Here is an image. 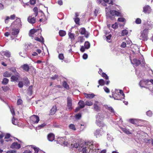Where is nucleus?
Listing matches in <instances>:
<instances>
[{
  "mask_svg": "<svg viewBox=\"0 0 153 153\" xmlns=\"http://www.w3.org/2000/svg\"><path fill=\"white\" fill-rule=\"evenodd\" d=\"M112 96L115 100H123L124 98V94L122 90L116 89L114 92H113Z\"/></svg>",
  "mask_w": 153,
  "mask_h": 153,
  "instance_id": "f257e3e1",
  "label": "nucleus"
},
{
  "mask_svg": "<svg viewBox=\"0 0 153 153\" xmlns=\"http://www.w3.org/2000/svg\"><path fill=\"white\" fill-rule=\"evenodd\" d=\"M134 55V53L131 54L130 56V60L131 61V63L134 65V66H137L139 65L140 64H144V59L143 58V56H142V58L140 60H138L136 59H134L133 55Z\"/></svg>",
  "mask_w": 153,
  "mask_h": 153,
  "instance_id": "f03ea898",
  "label": "nucleus"
},
{
  "mask_svg": "<svg viewBox=\"0 0 153 153\" xmlns=\"http://www.w3.org/2000/svg\"><path fill=\"white\" fill-rule=\"evenodd\" d=\"M149 30L147 29H145L143 30L141 32V34L139 36V38L140 40L144 41H147L148 39V33Z\"/></svg>",
  "mask_w": 153,
  "mask_h": 153,
  "instance_id": "7ed1b4c3",
  "label": "nucleus"
},
{
  "mask_svg": "<svg viewBox=\"0 0 153 153\" xmlns=\"http://www.w3.org/2000/svg\"><path fill=\"white\" fill-rule=\"evenodd\" d=\"M39 120L38 116L33 115L30 117V122L33 124L37 123Z\"/></svg>",
  "mask_w": 153,
  "mask_h": 153,
  "instance_id": "20e7f679",
  "label": "nucleus"
},
{
  "mask_svg": "<svg viewBox=\"0 0 153 153\" xmlns=\"http://www.w3.org/2000/svg\"><path fill=\"white\" fill-rule=\"evenodd\" d=\"M132 124L137 125L139 126H142V125L139 124V123L143 122L144 121V120L138 119H131L128 120Z\"/></svg>",
  "mask_w": 153,
  "mask_h": 153,
  "instance_id": "39448f33",
  "label": "nucleus"
},
{
  "mask_svg": "<svg viewBox=\"0 0 153 153\" xmlns=\"http://www.w3.org/2000/svg\"><path fill=\"white\" fill-rule=\"evenodd\" d=\"M110 14L113 16H122L121 13L116 10H111L110 11Z\"/></svg>",
  "mask_w": 153,
  "mask_h": 153,
  "instance_id": "423d86ee",
  "label": "nucleus"
},
{
  "mask_svg": "<svg viewBox=\"0 0 153 153\" xmlns=\"http://www.w3.org/2000/svg\"><path fill=\"white\" fill-rule=\"evenodd\" d=\"M72 100L71 98L68 97L67 98V107L69 111H71L72 109Z\"/></svg>",
  "mask_w": 153,
  "mask_h": 153,
  "instance_id": "0eeeda50",
  "label": "nucleus"
},
{
  "mask_svg": "<svg viewBox=\"0 0 153 153\" xmlns=\"http://www.w3.org/2000/svg\"><path fill=\"white\" fill-rule=\"evenodd\" d=\"M79 32L81 35H84L85 37L88 38L89 35V33L86 31L84 27H81L79 30Z\"/></svg>",
  "mask_w": 153,
  "mask_h": 153,
  "instance_id": "6e6552de",
  "label": "nucleus"
},
{
  "mask_svg": "<svg viewBox=\"0 0 153 153\" xmlns=\"http://www.w3.org/2000/svg\"><path fill=\"white\" fill-rule=\"evenodd\" d=\"M20 75L18 72H17L16 74L14 75H13L11 76L10 79L11 82L17 81L19 78Z\"/></svg>",
  "mask_w": 153,
  "mask_h": 153,
  "instance_id": "1a4fd4ad",
  "label": "nucleus"
},
{
  "mask_svg": "<svg viewBox=\"0 0 153 153\" xmlns=\"http://www.w3.org/2000/svg\"><path fill=\"white\" fill-rule=\"evenodd\" d=\"M96 123L97 126L99 127H101V128L102 130L103 129L102 128L105 127L106 129L107 128V126L102 122L100 120H97Z\"/></svg>",
  "mask_w": 153,
  "mask_h": 153,
  "instance_id": "9d476101",
  "label": "nucleus"
},
{
  "mask_svg": "<svg viewBox=\"0 0 153 153\" xmlns=\"http://www.w3.org/2000/svg\"><path fill=\"white\" fill-rule=\"evenodd\" d=\"M13 24L16 27H21V22L20 18H17L14 22Z\"/></svg>",
  "mask_w": 153,
  "mask_h": 153,
  "instance_id": "9b49d317",
  "label": "nucleus"
},
{
  "mask_svg": "<svg viewBox=\"0 0 153 153\" xmlns=\"http://www.w3.org/2000/svg\"><path fill=\"white\" fill-rule=\"evenodd\" d=\"M101 129H97L94 132V135L97 137H100L103 134L101 131Z\"/></svg>",
  "mask_w": 153,
  "mask_h": 153,
  "instance_id": "f8f14e48",
  "label": "nucleus"
},
{
  "mask_svg": "<svg viewBox=\"0 0 153 153\" xmlns=\"http://www.w3.org/2000/svg\"><path fill=\"white\" fill-rule=\"evenodd\" d=\"M34 16L32 15L31 16H29L27 18V21L30 23L33 24L36 22V19L34 17H32Z\"/></svg>",
  "mask_w": 153,
  "mask_h": 153,
  "instance_id": "ddd939ff",
  "label": "nucleus"
},
{
  "mask_svg": "<svg viewBox=\"0 0 153 153\" xmlns=\"http://www.w3.org/2000/svg\"><path fill=\"white\" fill-rule=\"evenodd\" d=\"M149 83V81L148 80H146V81H144V80H142L140 81L139 83V85L141 87L146 88V85Z\"/></svg>",
  "mask_w": 153,
  "mask_h": 153,
  "instance_id": "4468645a",
  "label": "nucleus"
},
{
  "mask_svg": "<svg viewBox=\"0 0 153 153\" xmlns=\"http://www.w3.org/2000/svg\"><path fill=\"white\" fill-rule=\"evenodd\" d=\"M20 67L23 69L24 71L25 72H28L30 69V67L27 64L21 65Z\"/></svg>",
  "mask_w": 153,
  "mask_h": 153,
  "instance_id": "2eb2a0df",
  "label": "nucleus"
},
{
  "mask_svg": "<svg viewBox=\"0 0 153 153\" xmlns=\"http://www.w3.org/2000/svg\"><path fill=\"white\" fill-rule=\"evenodd\" d=\"M151 10V8L149 5H146L143 7V12L145 13H149Z\"/></svg>",
  "mask_w": 153,
  "mask_h": 153,
  "instance_id": "dca6fc26",
  "label": "nucleus"
},
{
  "mask_svg": "<svg viewBox=\"0 0 153 153\" xmlns=\"http://www.w3.org/2000/svg\"><path fill=\"white\" fill-rule=\"evenodd\" d=\"M47 138L49 141H52L55 139V135L53 134L50 133L48 135Z\"/></svg>",
  "mask_w": 153,
  "mask_h": 153,
  "instance_id": "f3484780",
  "label": "nucleus"
},
{
  "mask_svg": "<svg viewBox=\"0 0 153 153\" xmlns=\"http://www.w3.org/2000/svg\"><path fill=\"white\" fill-rule=\"evenodd\" d=\"M33 86L30 85L29 86V88L27 90V94L29 96H31L32 95L33 91Z\"/></svg>",
  "mask_w": 153,
  "mask_h": 153,
  "instance_id": "a211bd4d",
  "label": "nucleus"
},
{
  "mask_svg": "<svg viewBox=\"0 0 153 153\" xmlns=\"http://www.w3.org/2000/svg\"><path fill=\"white\" fill-rule=\"evenodd\" d=\"M20 145L17 142L13 143L11 145V148H16L19 149L20 148Z\"/></svg>",
  "mask_w": 153,
  "mask_h": 153,
  "instance_id": "6ab92c4d",
  "label": "nucleus"
},
{
  "mask_svg": "<svg viewBox=\"0 0 153 153\" xmlns=\"http://www.w3.org/2000/svg\"><path fill=\"white\" fill-rule=\"evenodd\" d=\"M57 110V108L56 105L53 106L52 107L51 109L49 115H52L54 114Z\"/></svg>",
  "mask_w": 153,
  "mask_h": 153,
  "instance_id": "aec40b11",
  "label": "nucleus"
},
{
  "mask_svg": "<svg viewBox=\"0 0 153 153\" xmlns=\"http://www.w3.org/2000/svg\"><path fill=\"white\" fill-rule=\"evenodd\" d=\"M12 73L7 71L5 72L3 74V76L4 77H9L11 76Z\"/></svg>",
  "mask_w": 153,
  "mask_h": 153,
  "instance_id": "412c9836",
  "label": "nucleus"
},
{
  "mask_svg": "<svg viewBox=\"0 0 153 153\" xmlns=\"http://www.w3.org/2000/svg\"><path fill=\"white\" fill-rule=\"evenodd\" d=\"M62 85L66 89L68 90L69 89V86L66 81H64L62 82Z\"/></svg>",
  "mask_w": 153,
  "mask_h": 153,
  "instance_id": "4be33fe9",
  "label": "nucleus"
},
{
  "mask_svg": "<svg viewBox=\"0 0 153 153\" xmlns=\"http://www.w3.org/2000/svg\"><path fill=\"white\" fill-rule=\"evenodd\" d=\"M94 109L96 111H98L100 110V108L97 104H94Z\"/></svg>",
  "mask_w": 153,
  "mask_h": 153,
  "instance_id": "5701e85b",
  "label": "nucleus"
},
{
  "mask_svg": "<svg viewBox=\"0 0 153 153\" xmlns=\"http://www.w3.org/2000/svg\"><path fill=\"white\" fill-rule=\"evenodd\" d=\"M85 95V97L88 98L92 99L93 98L94 96L95 95L94 94H88L87 93L84 94Z\"/></svg>",
  "mask_w": 153,
  "mask_h": 153,
  "instance_id": "b1692460",
  "label": "nucleus"
},
{
  "mask_svg": "<svg viewBox=\"0 0 153 153\" xmlns=\"http://www.w3.org/2000/svg\"><path fill=\"white\" fill-rule=\"evenodd\" d=\"M34 39L35 40L42 43H44V39L42 36H41L40 38L38 37H36Z\"/></svg>",
  "mask_w": 153,
  "mask_h": 153,
  "instance_id": "393cba45",
  "label": "nucleus"
},
{
  "mask_svg": "<svg viewBox=\"0 0 153 153\" xmlns=\"http://www.w3.org/2000/svg\"><path fill=\"white\" fill-rule=\"evenodd\" d=\"M59 35L61 37L65 36L66 34V32L63 30H60L59 32Z\"/></svg>",
  "mask_w": 153,
  "mask_h": 153,
  "instance_id": "a878e982",
  "label": "nucleus"
},
{
  "mask_svg": "<svg viewBox=\"0 0 153 153\" xmlns=\"http://www.w3.org/2000/svg\"><path fill=\"white\" fill-rule=\"evenodd\" d=\"M37 31V30L35 29H32L30 30L29 32V34L30 36H32Z\"/></svg>",
  "mask_w": 153,
  "mask_h": 153,
  "instance_id": "bb28decb",
  "label": "nucleus"
},
{
  "mask_svg": "<svg viewBox=\"0 0 153 153\" xmlns=\"http://www.w3.org/2000/svg\"><path fill=\"white\" fill-rule=\"evenodd\" d=\"M68 35L69 37L71 39V40L72 41L74 40V34L72 33L71 32H69L68 33Z\"/></svg>",
  "mask_w": 153,
  "mask_h": 153,
  "instance_id": "cd10ccee",
  "label": "nucleus"
},
{
  "mask_svg": "<svg viewBox=\"0 0 153 153\" xmlns=\"http://www.w3.org/2000/svg\"><path fill=\"white\" fill-rule=\"evenodd\" d=\"M33 10L34 13L33 14V15L36 17L37 16L38 14V8L36 7H34L33 8Z\"/></svg>",
  "mask_w": 153,
  "mask_h": 153,
  "instance_id": "c85d7f7f",
  "label": "nucleus"
},
{
  "mask_svg": "<svg viewBox=\"0 0 153 153\" xmlns=\"http://www.w3.org/2000/svg\"><path fill=\"white\" fill-rule=\"evenodd\" d=\"M78 105L80 108H82L85 107V104L83 101L80 100L78 102Z\"/></svg>",
  "mask_w": 153,
  "mask_h": 153,
  "instance_id": "c756f323",
  "label": "nucleus"
},
{
  "mask_svg": "<svg viewBox=\"0 0 153 153\" xmlns=\"http://www.w3.org/2000/svg\"><path fill=\"white\" fill-rule=\"evenodd\" d=\"M19 32V30L18 29H16L13 30V32L12 33V34L13 35L15 36L17 35Z\"/></svg>",
  "mask_w": 153,
  "mask_h": 153,
  "instance_id": "7c9ffc66",
  "label": "nucleus"
},
{
  "mask_svg": "<svg viewBox=\"0 0 153 153\" xmlns=\"http://www.w3.org/2000/svg\"><path fill=\"white\" fill-rule=\"evenodd\" d=\"M9 69L10 71H12L15 74H17V72L15 67H12L9 68Z\"/></svg>",
  "mask_w": 153,
  "mask_h": 153,
  "instance_id": "2f4dec72",
  "label": "nucleus"
},
{
  "mask_svg": "<svg viewBox=\"0 0 153 153\" xmlns=\"http://www.w3.org/2000/svg\"><path fill=\"white\" fill-rule=\"evenodd\" d=\"M84 45L86 49H88L90 47V44L88 42L86 41L85 42Z\"/></svg>",
  "mask_w": 153,
  "mask_h": 153,
  "instance_id": "473e14b6",
  "label": "nucleus"
},
{
  "mask_svg": "<svg viewBox=\"0 0 153 153\" xmlns=\"http://www.w3.org/2000/svg\"><path fill=\"white\" fill-rule=\"evenodd\" d=\"M9 79L6 78H4L2 81V83L4 85H7Z\"/></svg>",
  "mask_w": 153,
  "mask_h": 153,
  "instance_id": "72a5a7b5",
  "label": "nucleus"
},
{
  "mask_svg": "<svg viewBox=\"0 0 153 153\" xmlns=\"http://www.w3.org/2000/svg\"><path fill=\"white\" fill-rule=\"evenodd\" d=\"M98 83L99 85L103 86L105 84V82L103 79H100L98 81Z\"/></svg>",
  "mask_w": 153,
  "mask_h": 153,
  "instance_id": "f704fd0d",
  "label": "nucleus"
},
{
  "mask_svg": "<svg viewBox=\"0 0 153 153\" xmlns=\"http://www.w3.org/2000/svg\"><path fill=\"white\" fill-rule=\"evenodd\" d=\"M69 128L70 129H72L74 131L76 130V127L74 124H70L69 126Z\"/></svg>",
  "mask_w": 153,
  "mask_h": 153,
  "instance_id": "c9c22d12",
  "label": "nucleus"
},
{
  "mask_svg": "<svg viewBox=\"0 0 153 153\" xmlns=\"http://www.w3.org/2000/svg\"><path fill=\"white\" fill-rule=\"evenodd\" d=\"M101 76L106 79H108V75L105 73L103 72L101 74Z\"/></svg>",
  "mask_w": 153,
  "mask_h": 153,
  "instance_id": "e433bc0d",
  "label": "nucleus"
},
{
  "mask_svg": "<svg viewBox=\"0 0 153 153\" xmlns=\"http://www.w3.org/2000/svg\"><path fill=\"white\" fill-rule=\"evenodd\" d=\"M4 55L7 57H10V53L9 51H5L4 53Z\"/></svg>",
  "mask_w": 153,
  "mask_h": 153,
  "instance_id": "4c0bfd02",
  "label": "nucleus"
},
{
  "mask_svg": "<svg viewBox=\"0 0 153 153\" xmlns=\"http://www.w3.org/2000/svg\"><path fill=\"white\" fill-rule=\"evenodd\" d=\"M2 89H3V90L4 92L7 91L10 89L9 88L8 86H2Z\"/></svg>",
  "mask_w": 153,
  "mask_h": 153,
  "instance_id": "58836bf2",
  "label": "nucleus"
},
{
  "mask_svg": "<svg viewBox=\"0 0 153 153\" xmlns=\"http://www.w3.org/2000/svg\"><path fill=\"white\" fill-rule=\"evenodd\" d=\"M88 146L86 147V146L84 147L82 149V153H87L88 152V149H87Z\"/></svg>",
  "mask_w": 153,
  "mask_h": 153,
  "instance_id": "ea45409f",
  "label": "nucleus"
},
{
  "mask_svg": "<svg viewBox=\"0 0 153 153\" xmlns=\"http://www.w3.org/2000/svg\"><path fill=\"white\" fill-rule=\"evenodd\" d=\"M58 58L61 60H63L64 58L63 54L62 53L59 54L58 55Z\"/></svg>",
  "mask_w": 153,
  "mask_h": 153,
  "instance_id": "a19ab883",
  "label": "nucleus"
},
{
  "mask_svg": "<svg viewBox=\"0 0 153 153\" xmlns=\"http://www.w3.org/2000/svg\"><path fill=\"white\" fill-rule=\"evenodd\" d=\"M79 21L80 19L79 18L76 17L74 19V22L76 24L79 25Z\"/></svg>",
  "mask_w": 153,
  "mask_h": 153,
  "instance_id": "79ce46f5",
  "label": "nucleus"
},
{
  "mask_svg": "<svg viewBox=\"0 0 153 153\" xmlns=\"http://www.w3.org/2000/svg\"><path fill=\"white\" fill-rule=\"evenodd\" d=\"M58 75L57 74H55L54 76L51 77V79L52 80H54L57 79L58 78Z\"/></svg>",
  "mask_w": 153,
  "mask_h": 153,
  "instance_id": "37998d69",
  "label": "nucleus"
},
{
  "mask_svg": "<svg viewBox=\"0 0 153 153\" xmlns=\"http://www.w3.org/2000/svg\"><path fill=\"white\" fill-rule=\"evenodd\" d=\"M85 104L86 105L88 106H91L93 105V103L90 101H86Z\"/></svg>",
  "mask_w": 153,
  "mask_h": 153,
  "instance_id": "c03bdc74",
  "label": "nucleus"
},
{
  "mask_svg": "<svg viewBox=\"0 0 153 153\" xmlns=\"http://www.w3.org/2000/svg\"><path fill=\"white\" fill-rule=\"evenodd\" d=\"M24 82L25 84L26 85H28L29 84L30 82L27 77H26L24 79Z\"/></svg>",
  "mask_w": 153,
  "mask_h": 153,
  "instance_id": "a18cd8bd",
  "label": "nucleus"
},
{
  "mask_svg": "<svg viewBox=\"0 0 153 153\" xmlns=\"http://www.w3.org/2000/svg\"><path fill=\"white\" fill-rule=\"evenodd\" d=\"M104 91L107 93H108L110 92V90L106 86L104 87L103 88Z\"/></svg>",
  "mask_w": 153,
  "mask_h": 153,
  "instance_id": "49530a36",
  "label": "nucleus"
},
{
  "mask_svg": "<svg viewBox=\"0 0 153 153\" xmlns=\"http://www.w3.org/2000/svg\"><path fill=\"white\" fill-rule=\"evenodd\" d=\"M79 41L81 42H83L85 40V39L82 36H79Z\"/></svg>",
  "mask_w": 153,
  "mask_h": 153,
  "instance_id": "de8ad7c7",
  "label": "nucleus"
},
{
  "mask_svg": "<svg viewBox=\"0 0 153 153\" xmlns=\"http://www.w3.org/2000/svg\"><path fill=\"white\" fill-rule=\"evenodd\" d=\"M118 27V25L117 22H115L114 24H113L112 25V27L114 29L117 28Z\"/></svg>",
  "mask_w": 153,
  "mask_h": 153,
  "instance_id": "09e8293b",
  "label": "nucleus"
},
{
  "mask_svg": "<svg viewBox=\"0 0 153 153\" xmlns=\"http://www.w3.org/2000/svg\"><path fill=\"white\" fill-rule=\"evenodd\" d=\"M18 86L19 88H22L23 86V84L22 82L20 81L18 84Z\"/></svg>",
  "mask_w": 153,
  "mask_h": 153,
  "instance_id": "8fccbe9b",
  "label": "nucleus"
},
{
  "mask_svg": "<svg viewBox=\"0 0 153 153\" xmlns=\"http://www.w3.org/2000/svg\"><path fill=\"white\" fill-rule=\"evenodd\" d=\"M147 115L149 117H151L152 116V113L151 111H149L146 112Z\"/></svg>",
  "mask_w": 153,
  "mask_h": 153,
  "instance_id": "3c124183",
  "label": "nucleus"
},
{
  "mask_svg": "<svg viewBox=\"0 0 153 153\" xmlns=\"http://www.w3.org/2000/svg\"><path fill=\"white\" fill-rule=\"evenodd\" d=\"M22 101L21 99H19L17 101V104L18 105H20L22 104Z\"/></svg>",
  "mask_w": 153,
  "mask_h": 153,
  "instance_id": "603ef678",
  "label": "nucleus"
},
{
  "mask_svg": "<svg viewBox=\"0 0 153 153\" xmlns=\"http://www.w3.org/2000/svg\"><path fill=\"white\" fill-rule=\"evenodd\" d=\"M33 149L35 151V153H38L39 151V149L38 148L34 147H33Z\"/></svg>",
  "mask_w": 153,
  "mask_h": 153,
  "instance_id": "864d4df0",
  "label": "nucleus"
},
{
  "mask_svg": "<svg viewBox=\"0 0 153 153\" xmlns=\"http://www.w3.org/2000/svg\"><path fill=\"white\" fill-rule=\"evenodd\" d=\"M141 20L139 18H137L136 19L135 22L137 24H140L141 23Z\"/></svg>",
  "mask_w": 153,
  "mask_h": 153,
  "instance_id": "5fc2aeb1",
  "label": "nucleus"
},
{
  "mask_svg": "<svg viewBox=\"0 0 153 153\" xmlns=\"http://www.w3.org/2000/svg\"><path fill=\"white\" fill-rule=\"evenodd\" d=\"M81 117V115L80 113H79L77 114H76V118L79 119Z\"/></svg>",
  "mask_w": 153,
  "mask_h": 153,
  "instance_id": "6e6d98bb",
  "label": "nucleus"
},
{
  "mask_svg": "<svg viewBox=\"0 0 153 153\" xmlns=\"http://www.w3.org/2000/svg\"><path fill=\"white\" fill-rule=\"evenodd\" d=\"M36 3V0H30V3L31 5H34Z\"/></svg>",
  "mask_w": 153,
  "mask_h": 153,
  "instance_id": "4d7b16f0",
  "label": "nucleus"
},
{
  "mask_svg": "<svg viewBox=\"0 0 153 153\" xmlns=\"http://www.w3.org/2000/svg\"><path fill=\"white\" fill-rule=\"evenodd\" d=\"M131 31H128V30L126 29H125V35H129L130 34Z\"/></svg>",
  "mask_w": 153,
  "mask_h": 153,
  "instance_id": "13d9d810",
  "label": "nucleus"
},
{
  "mask_svg": "<svg viewBox=\"0 0 153 153\" xmlns=\"http://www.w3.org/2000/svg\"><path fill=\"white\" fill-rule=\"evenodd\" d=\"M108 110H109L110 111L112 112H114V110L113 108L111 107H109L108 108Z\"/></svg>",
  "mask_w": 153,
  "mask_h": 153,
  "instance_id": "bf43d9fd",
  "label": "nucleus"
},
{
  "mask_svg": "<svg viewBox=\"0 0 153 153\" xmlns=\"http://www.w3.org/2000/svg\"><path fill=\"white\" fill-rule=\"evenodd\" d=\"M6 153H16V151L14 150H11L7 151Z\"/></svg>",
  "mask_w": 153,
  "mask_h": 153,
  "instance_id": "052dcab7",
  "label": "nucleus"
},
{
  "mask_svg": "<svg viewBox=\"0 0 153 153\" xmlns=\"http://www.w3.org/2000/svg\"><path fill=\"white\" fill-rule=\"evenodd\" d=\"M118 21L120 22H123L124 21V18H119L118 19Z\"/></svg>",
  "mask_w": 153,
  "mask_h": 153,
  "instance_id": "680f3d73",
  "label": "nucleus"
},
{
  "mask_svg": "<svg viewBox=\"0 0 153 153\" xmlns=\"http://www.w3.org/2000/svg\"><path fill=\"white\" fill-rule=\"evenodd\" d=\"M10 134L8 133H7L6 134L5 136L4 139H8L10 137Z\"/></svg>",
  "mask_w": 153,
  "mask_h": 153,
  "instance_id": "e2e57ef3",
  "label": "nucleus"
},
{
  "mask_svg": "<svg viewBox=\"0 0 153 153\" xmlns=\"http://www.w3.org/2000/svg\"><path fill=\"white\" fill-rule=\"evenodd\" d=\"M88 55L86 53H84L83 55V58L84 59H86L88 58Z\"/></svg>",
  "mask_w": 153,
  "mask_h": 153,
  "instance_id": "0e129e2a",
  "label": "nucleus"
},
{
  "mask_svg": "<svg viewBox=\"0 0 153 153\" xmlns=\"http://www.w3.org/2000/svg\"><path fill=\"white\" fill-rule=\"evenodd\" d=\"M125 133L128 134H131L130 131H129L128 130L126 129H125Z\"/></svg>",
  "mask_w": 153,
  "mask_h": 153,
  "instance_id": "69168bd1",
  "label": "nucleus"
},
{
  "mask_svg": "<svg viewBox=\"0 0 153 153\" xmlns=\"http://www.w3.org/2000/svg\"><path fill=\"white\" fill-rule=\"evenodd\" d=\"M16 17V15L15 14H13V15H11L10 16V19L12 20H14L15 19Z\"/></svg>",
  "mask_w": 153,
  "mask_h": 153,
  "instance_id": "338daca9",
  "label": "nucleus"
},
{
  "mask_svg": "<svg viewBox=\"0 0 153 153\" xmlns=\"http://www.w3.org/2000/svg\"><path fill=\"white\" fill-rule=\"evenodd\" d=\"M23 153H32V152L29 150H25Z\"/></svg>",
  "mask_w": 153,
  "mask_h": 153,
  "instance_id": "774afa93",
  "label": "nucleus"
}]
</instances>
